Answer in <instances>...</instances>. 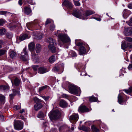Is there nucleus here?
I'll return each mask as SVG.
<instances>
[{
  "mask_svg": "<svg viewBox=\"0 0 132 132\" xmlns=\"http://www.w3.org/2000/svg\"><path fill=\"white\" fill-rule=\"evenodd\" d=\"M5 32V29L4 28L0 29V35H4Z\"/></svg>",
  "mask_w": 132,
  "mask_h": 132,
  "instance_id": "40",
  "label": "nucleus"
},
{
  "mask_svg": "<svg viewBox=\"0 0 132 132\" xmlns=\"http://www.w3.org/2000/svg\"><path fill=\"white\" fill-rule=\"evenodd\" d=\"M4 119V116L2 115H0V119H1L2 121H3Z\"/></svg>",
  "mask_w": 132,
  "mask_h": 132,
  "instance_id": "56",
  "label": "nucleus"
},
{
  "mask_svg": "<svg viewBox=\"0 0 132 132\" xmlns=\"http://www.w3.org/2000/svg\"><path fill=\"white\" fill-rule=\"evenodd\" d=\"M91 129L92 131L95 132H98L99 131V129L94 125L92 126Z\"/></svg>",
  "mask_w": 132,
  "mask_h": 132,
  "instance_id": "31",
  "label": "nucleus"
},
{
  "mask_svg": "<svg viewBox=\"0 0 132 132\" xmlns=\"http://www.w3.org/2000/svg\"><path fill=\"white\" fill-rule=\"evenodd\" d=\"M51 22V20L50 19H48L46 20V22L45 23L46 25L50 23Z\"/></svg>",
  "mask_w": 132,
  "mask_h": 132,
  "instance_id": "48",
  "label": "nucleus"
},
{
  "mask_svg": "<svg viewBox=\"0 0 132 132\" xmlns=\"http://www.w3.org/2000/svg\"><path fill=\"white\" fill-rule=\"evenodd\" d=\"M6 50H5L2 49L0 50V56L4 55L6 53Z\"/></svg>",
  "mask_w": 132,
  "mask_h": 132,
  "instance_id": "33",
  "label": "nucleus"
},
{
  "mask_svg": "<svg viewBox=\"0 0 132 132\" xmlns=\"http://www.w3.org/2000/svg\"><path fill=\"white\" fill-rule=\"evenodd\" d=\"M75 4L77 6H79L80 5V4L79 2L77 1H75L74 2Z\"/></svg>",
  "mask_w": 132,
  "mask_h": 132,
  "instance_id": "51",
  "label": "nucleus"
},
{
  "mask_svg": "<svg viewBox=\"0 0 132 132\" xmlns=\"http://www.w3.org/2000/svg\"><path fill=\"white\" fill-rule=\"evenodd\" d=\"M58 68L57 66H56L53 68L52 70L54 71L57 72L59 71V70L58 69Z\"/></svg>",
  "mask_w": 132,
  "mask_h": 132,
  "instance_id": "47",
  "label": "nucleus"
},
{
  "mask_svg": "<svg viewBox=\"0 0 132 132\" xmlns=\"http://www.w3.org/2000/svg\"><path fill=\"white\" fill-rule=\"evenodd\" d=\"M78 114L73 113L69 117V120L71 122L75 124L78 119Z\"/></svg>",
  "mask_w": 132,
  "mask_h": 132,
  "instance_id": "7",
  "label": "nucleus"
},
{
  "mask_svg": "<svg viewBox=\"0 0 132 132\" xmlns=\"http://www.w3.org/2000/svg\"><path fill=\"white\" fill-rule=\"evenodd\" d=\"M73 15L75 17L81 19H86V18H85L83 16V15L81 14L80 12L78 10H76L73 11V12L72 13Z\"/></svg>",
  "mask_w": 132,
  "mask_h": 132,
  "instance_id": "6",
  "label": "nucleus"
},
{
  "mask_svg": "<svg viewBox=\"0 0 132 132\" xmlns=\"http://www.w3.org/2000/svg\"><path fill=\"white\" fill-rule=\"evenodd\" d=\"M89 101L90 102H97V98L93 96L89 97H88Z\"/></svg>",
  "mask_w": 132,
  "mask_h": 132,
  "instance_id": "21",
  "label": "nucleus"
},
{
  "mask_svg": "<svg viewBox=\"0 0 132 132\" xmlns=\"http://www.w3.org/2000/svg\"><path fill=\"white\" fill-rule=\"evenodd\" d=\"M63 4L67 7L71 9L72 7L71 3L67 0H65L63 3Z\"/></svg>",
  "mask_w": 132,
  "mask_h": 132,
  "instance_id": "15",
  "label": "nucleus"
},
{
  "mask_svg": "<svg viewBox=\"0 0 132 132\" xmlns=\"http://www.w3.org/2000/svg\"><path fill=\"white\" fill-rule=\"evenodd\" d=\"M5 21L3 19H0V26H2L5 23Z\"/></svg>",
  "mask_w": 132,
  "mask_h": 132,
  "instance_id": "45",
  "label": "nucleus"
},
{
  "mask_svg": "<svg viewBox=\"0 0 132 132\" xmlns=\"http://www.w3.org/2000/svg\"><path fill=\"white\" fill-rule=\"evenodd\" d=\"M19 118L20 119H24L23 116L22 115H21L20 116H19Z\"/></svg>",
  "mask_w": 132,
  "mask_h": 132,
  "instance_id": "62",
  "label": "nucleus"
},
{
  "mask_svg": "<svg viewBox=\"0 0 132 132\" xmlns=\"http://www.w3.org/2000/svg\"><path fill=\"white\" fill-rule=\"evenodd\" d=\"M12 91L13 93V94H15V95L17 94L18 95H19L20 94V91L18 90L13 89H12Z\"/></svg>",
  "mask_w": 132,
  "mask_h": 132,
  "instance_id": "36",
  "label": "nucleus"
},
{
  "mask_svg": "<svg viewBox=\"0 0 132 132\" xmlns=\"http://www.w3.org/2000/svg\"><path fill=\"white\" fill-rule=\"evenodd\" d=\"M55 26L54 25H52L50 26V30L53 31L55 28Z\"/></svg>",
  "mask_w": 132,
  "mask_h": 132,
  "instance_id": "52",
  "label": "nucleus"
},
{
  "mask_svg": "<svg viewBox=\"0 0 132 132\" xmlns=\"http://www.w3.org/2000/svg\"><path fill=\"white\" fill-rule=\"evenodd\" d=\"M125 39L126 41L130 42H132V38L130 37H126L125 38Z\"/></svg>",
  "mask_w": 132,
  "mask_h": 132,
  "instance_id": "41",
  "label": "nucleus"
},
{
  "mask_svg": "<svg viewBox=\"0 0 132 132\" xmlns=\"http://www.w3.org/2000/svg\"><path fill=\"white\" fill-rule=\"evenodd\" d=\"M60 115V113L58 110L51 111L49 115L50 119L54 120L57 119L59 118Z\"/></svg>",
  "mask_w": 132,
  "mask_h": 132,
  "instance_id": "3",
  "label": "nucleus"
},
{
  "mask_svg": "<svg viewBox=\"0 0 132 132\" xmlns=\"http://www.w3.org/2000/svg\"><path fill=\"white\" fill-rule=\"evenodd\" d=\"M22 0H19L18 1V3L19 5L21 6L22 4Z\"/></svg>",
  "mask_w": 132,
  "mask_h": 132,
  "instance_id": "59",
  "label": "nucleus"
},
{
  "mask_svg": "<svg viewBox=\"0 0 132 132\" xmlns=\"http://www.w3.org/2000/svg\"><path fill=\"white\" fill-rule=\"evenodd\" d=\"M23 11L24 13L27 15L30 14L32 12L31 8L27 6L24 7Z\"/></svg>",
  "mask_w": 132,
  "mask_h": 132,
  "instance_id": "17",
  "label": "nucleus"
},
{
  "mask_svg": "<svg viewBox=\"0 0 132 132\" xmlns=\"http://www.w3.org/2000/svg\"><path fill=\"white\" fill-rule=\"evenodd\" d=\"M128 12L126 9L124 10L123 12V16L124 18H126L128 16Z\"/></svg>",
  "mask_w": 132,
  "mask_h": 132,
  "instance_id": "26",
  "label": "nucleus"
},
{
  "mask_svg": "<svg viewBox=\"0 0 132 132\" xmlns=\"http://www.w3.org/2000/svg\"><path fill=\"white\" fill-rule=\"evenodd\" d=\"M47 72L46 69L44 67H40L38 69V73L40 74H43Z\"/></svg>",
  "mask_w": 132,
  "mask_h": 132,
  "instance_id": "20",
  "label": "nucleus"
},
{
  "mask_svg": "<svg viewBox=\"0 0 132 132\" xmlns=\"http://www.w3.org/2000/svg\"><path fill=\"white\" fill-rule=\"evenodd\" d=\"M27 48L25 47L23 49V51L21 53V55H25L28 56V52L27 51Z\"/></svg>",
  "mask_w": 132,
  "mask_h": 132,
  "instance_id": "29",
  "label": "nucleus"
},
{
  "mask_svg": "<svg viewBox=\"0 0 132 132\" xmlns=\"http://www.w3.org/2000/svg\"><path fill=\"white\" fill-rule=\"evenodd\" d=\"M7 37L9 38H10L11 37L12 35L11 34H9L8 33L7 34Z\"/></svg>",
  "mask_w": 132,
  "mask_h": 132,
  "instance_id": "61",
  "label": "nucleus"
},
{
  "mask_svg": "<svg viewBox=\"0 0 132 132\" xmlns=\"http://www.w3.org/2000/svg\"><path fill=\"white\" fill-rule=\"evenodd\" d=\"M121 47L122 49L123 50H125L127 47H128V45H127L125 43H124L122 44Z\"/></svg>",
  "mask_w": 132,
  "mask_h": 132,
  "instance_id": "37",
  "label": "nucleus"
},
{
  "mask_svg": "<svg viewBox=\"0 0 132 132\" xmlns=\"http://www.w3.org/2000/svg\"><path fill=\"white\" fill-rule=\"evenodd\" d=\"M82 44L83 43H82L79 42L77 44V45L78 46L80 47L81 46H82Z\"/></svg>",
  "mask_w": 132,
  "mask_h": 132,
  "instance_id": "54",
  "label": "nucleus"
},
{
  "mask_svg": "<svg viewBox=\"0 0 132 132\" xmlns=\"http://www.w3.org/2000/svg\"><path fill=\"white\" fill-rule=\"evenodd\" d=\"M8 12L6 11H0V15H5Z\"/></svg>",
  "mask_w": 132,
  "mask_h": 132,
  "instance_id": "49",
  "label": "nucleus"
},
{
  "mask_svg": "<svg viewBox=\"0 0 132 132\" xmlns=\"http://www.w3.org/2000/svg\"><path fill=\"white\" fill-rule=\"evenodd\" d=\"M79 52L80 55H82L86 53V49L83 46H81L79 48Z\"/></svg>",
  "mask_w": 132,
  "mask_h": 132,
  "instance_id": "13",
  "label": "nucleus"
},
{
  "mask_svg": "<svg viewBox=\"0 0 132 132\" xmlns=\"http://www.w3.org/2000/svg\"><path fill=\"white\" fill-rule=\"evenodd\" d=\"M41 50V47L40 45L39 44H37L36 46V52L39 53L40 52Z\"/></svg>",
  "mask_w": 132,
  "mask_h": 132,
  "instance_id": "24",
  "label": "nucleus"
},
{
  "mask_svg": "<svg viewBox=\"0 0 132 132\" xmlns=\"http://www.w3.org/2000/svg\"><path fill=\"white\" fill-rule=\"evenodd\" d=\"M57 66L58 68H59L58 69L59 70V71L63 69L64 68L63 65L59 64L58 65H57Z\"/></svg>",
  "mask_w": 132,
  "mask_h": 132,
  "instance_id": "42",
  "label": "nucleus"
},
{
  "mask_svg": "<svg viewBox=\"0 0 132 132\" xmlns=\"http://www.w3.org/2000/svg\"><path fill=\"white\" fill-rule=\"evenodd\" d=\"M14 126L15 129L18 130L22 129L23 127V123L19 120L14 121Z\"/></svg>",
  "mask_w": 132,
  "mask_h": 132,
  "instance_id": "5",
  "label": "nucleus"
},
{
  "mask_svg": "<svg viewBox=\"0 0 132 132\" xmlns=\"http://www.w3.org/2000/svg\"><path fill=\"white\" fill-rule=\"evenodd\" d=\"M60 106L62 108H65L67 106L68 104L64 100H61L60 102Z\"/></svg>",
  "mask_w": 132,
  "mask_h": 132,
  "instance_id": "19",
  "label": "nucleus"
},
{
  "mask_svg": "<svg viewBox=\"0 0 132 132\" xmlns=\"http://www.w3.org/2000/svg\"><path fill=\"white\" fill-rule=\"evenodd\" d=\"M9 87L8 85H2L0 86V89L4 90L9 89Z\"/></svg>",
  "mask_w": 132,
  "mask_h": 132,
  "instance_id": "30",
  "label": "nucleus"
},
{
  "mask_svg": "<svg viewBox=\"0 0 132 132\" xmlns=\"http://www.w3.org/2000/svg\"><path fill=\"white\" fill-rule=\"evenodd\" d=\"M20 58L22 60L25 61L28 60V56H25V55H21L20 57Z\"/></svg>",
  "mask_w": 132,
  "mask_h": 132,
  "instance_id": "23",
  "label": "nucleus"
},
{
  "mask_svg": "<svg viewBox=\"0 0 132 132\" xmlns=\"http://www.w3.org/2000/svg\"><path fill=\"white\" fill-rule=\"evenodd\" d=\"M20 82V79L17 77H16L14 79V83H13L12 82L13 86L14 87L15 86H18L19 85Z\"/></svg>",
  "mask_w": 132,
  "mask_h": 132,
  "instance_id": "14",
  "label": "nucleus"
},
{
  "mask_svg": "<svg viewBox=\"0 0 132 132\" xmlns=\"http://www.w3.org/2000/svg\"><path fill=\"white\" fill-rule=\"evenodd\" d=\"M35 46V44L34 42H32L30 43L28 45V48L29 50L31 51V53L32 54V56L34 55V56H35L36 54L35 53L33 54V52L32 51L34 49Z\"/></svg>",
  "mask_w": 132,
  "mask_h": 132,
  "instance_id": "9",
  "label": "nucleus"
},
{
  "mask_svg": "<svg viewBox=\"0 0 132 132\" xmlns=\"http://www.w3.org/2000/svg\"><path fill=\"white\" fill-rule=\"evenodd\" d=\"M67 128L69 129V128L67 125H64L60 127L59 129V130L60 132H65L67 131L66 129Z\"/></svg>",
  "mask_w": 132,
  "mask_h": 132,
  "instance_id": "16",
  "label": "nucleus"
},
{
  "mask_svg": "<svg viewBox=\"0 0 132 132\" xmlns=\"http://www.w3.org/2000/svg\"><path fill=\"white\" fill-rule=\"evenodd\" d=\"M78 110L79 112H88V111L89 110L86 106H81L79 107Z\"/></svg>",
  "mask_w": 132,
  "mask_h": 132,
  "instance_id": "12",
  "label": "nucleus"
},
{
  "mask_svg": "<svg viewBox=\"0 0 132 132\" xmlns=\"http://www.w3.org/2000/svg\"><path fill=\"white\" fill-rule=\"evenodd\" d=\"M123 97L120 94H119L118 96V100L119 103L121 104L123 101Z\"/></svg>",
  "mask_w": 132,
  "mask_h": 132,
  "instance_id": "28",
  "label": "nucleus"
},
{
  "mask_svg": "<svg viewBox=\"0 0 132 132\" xmlns=\"http://www.w3.org/2000/svg\"><path fill=\"white\" fill-rule=\"evenodd\" d=\"M128 7L130 9H131L132 8V3L129 4L128 5Z\"/></svg>",
  "mask_w": 132,
  "mask_h": 132,
  "instance_id": "57",
  "label": "nucleus"
},
{
  "mask_svg": "<svg viewBox=\"0 0 132 132\" xmlns=\"http://www.w3.org/2000/svg\"><path fill=\"white\" fill-rule=\"evenodd\" d=\"M27 2L31 5H34L35 4V3L32 0H27Z\"/></svg>",
  "mask_w": 132,
  "mask_h": 132,
  "instance_id": "46",
  "label": "nucleus"
},
{
  "mask_svg": "<svg viewBox=\"0 0 132 132\" xmlns=\"http://www.w3.org/2000/svg\"><path fill=\"white\" fill-rule=\"evenodd\" d=\"M59 39L63 43H65L70 41V39L67 35L63 34H59L58 35Z\"/></svg>",
  "mask_w": 132,
  "mask_h": 132,
  "instance_id": "4",
  "label": "nucleus"
},
{
  "mask_svg": "<svg viewBox=\"0 0 132 132\" xmlns=\"http://www.w3.org/2000/svg\"><path fill=\"white\" fill-rule=\"evenodd\" d=\"M50 97L49 96H45L44 100L45 101H47L49 99Z\"/></svg>",
  "mask_w": 132,
  "mask_h": 132,
  "instance_id": "60",
  "label": "nucleus"
},
{
  "mask_svg": "<svg viewBox=\"0 0 132 132\" xmlns=\"http://www.w3.org/2000/svg\"><path fill=\"white\" fill-rule=\"evenodd\" d=\"M15 94H10L9 95V97L10 99L11 100L13 99V97H14L15 96Z\"/></svg>",
  "mask_w": 132,
  "mask_h": 132,
  "instance_id": "50",
  "label": "nucleus"
},
{
  "mask_svg": "<svg viewBox=\"0 0 132 132\" xmlns=\"http://www.w3.org/2000/svg\"><path fill=\"white\" fill-rule=\"evenodd\" d=\"M128 68L129 70L132 69V63L130 64L129 65Z\"/></svg>",
  "mask_w": 132,
  "mask_h": 132,
  "instance_id": "58",
  "label": "nucleus"
},
{
  "mask_svg": "<svg viewBox=\"0 0 132 132\" xmlns=\"http://www.w3.org/2000/svg\"><path fill=\"white\" fill-rule=\"evenodd\" d=\"M123 90L127 93L129 94L132 92V87L129 88L128 89H124Z\"/></svg>",
  "mask_w": 132,
  "mask_h": 132,
  "instance_id": "35",
  "label": "nucleus"
},
{
  "mask_svg": "<svg viewBox=\"0 0 132 132\" xmlns=\"http://www.w3.org/2000/svg\"><path fill=\"white\" fill-rule=\"evenodd\" d=\"M34 71H37L39 67L38 65H33L32 66Z\"/></svg>",
  "mask_w": 132,
  "mask_h": 132,
  "instance_id": "44",
  "label": "nucleus"
},
{
  "mask_svg": "<svg viewBox=\"0 0 132 132\" xmlns=\"http://www.w3.org/2000/svg\"><path fill=\"white\" fill-rule=\"evenodd\" d=\"M125 69H122L121 70L120 72V73H121V75H123V73H125Z\"/></svg>",
  "mask_w": 132,
  "mask_h": 132,
  "instance_id": "53",
  "label": "nucleus"
},
{
  "mask_svg": "<svg viewBox=\"0 0 132 132\" xmlns=\"http://www.w3.org/2000/svg\"><path fill=\"white\" fill-rule=\"evenodd\" d=\"M95 13V12L92 10L87 11L85 12V16H87L89 15L94 14Z\"/></svg>",
  "mask_w": 132,
  "mask_h": 132,
  "instance_id": "22",
  "label": "nucleus"
},
{
  "mask_svg": "<svg viewBox=\"0 0 132 132\" xmlns=\"http://www.w3.org/2000/svg\"><path fill=\"white\" fill-rule=\"evenodd\" d=\"M38 21L36 20L34 22V23H27L26 24L27 26V28L28 29H29V28L30 27L31 28H33V26L34 24H35L36 23H38Z\"/></svg>",
  "mask_w": 132,
  "mask_h": 132,
  "instance_id": "27",
  "label": "nucleus"
},
{
  "mask_svg": "<svg viewBox=\"0 0 132 132\" xmlns=\"http://www.w3.org/2000/svg\"><path fill=\"white\" fill-rule=\"evenodd\" d=\"M81 129L83 130H86V128L85 126H82L81 128Z\"/></svg>",
  "mask_w": 132,
  "mask_h": 132,
  "instance_id": "63",
  "label": "nucleus"
},
{
  "mask_svg": "<svg viewBox=\"0 0 132 132\" xmlns=\"http://www.w3.org/2000/svg\"><path fill=\"white\" fill-rule=\"evenodd\" d=\"M126 22L129 26H132V18L130 19L129 21H127Z\"/></svg>",
  "mask_w": 132,
  "mask_h": 132,
  "instance_id": "43",
  "label": "nucleus"
},
{
  "mask_svg": "<svg viewBox=\"0 0 132 132\" xmlns=\"http://www.w3.org/2000/svg\"><path fill=\"white\" fill-rule=\"evenodd\" d=\"M33 100L35 103H40L42 102V100L39 99L36 97H35L34 98Z\"/></svg>",
  "mask_w": 132,
  "mask_h": 132,
  "instance_id": "32",
  "label": "nucleus"
},
{
  "mask_svg": "<svg viewBox=\"0 0 132 132\" xmlns=\"http://www.w3.org/2000/svg\"><path fill=\"white\" fill-rule=\"evenodd\" d=\"M9 54L10 57L12 59H15L17 56L16 52L12 51H9Z\"/></svg>",
  "mask_w": 132,
  "mask_h": 132,
  "instance_id": "11",
  "label": "nucleus"
},
{
  "mask_svg": "<svg viewBox=\"0 0 132 132\" xmlns=\"http://www.w3.org/2000/svg\"><path fill=\"white\" fill-rule=\"evenodd\" d=\"M49 44L48 46V48L53 53L56 52V45L55 40L52 38H48V39Z\"/></svg>",
  "mask_w": 132,
  "mask_h": 132,
  "instance_id": "1",
  "label": "nucleus"
},
{
  "mask_svg": "<svg viewBox=\"0 0 132 132\" xmlns=\"http://www.w3.org/2000/svg\"><path fill=\"white\" fill-rule=\"evenodd\" d=\"M48 87L47 86L45 85L42 87H40L39 89V92H40L45 89L47 88Z\"/></svg>",
  "mask_w": 132,
  "mask_h": 132,
  "instance_id": "38",
  "label": "nucleus"
},
{
  "mask_svg": "<svg viewBox=\"0 0 132 132\" xmlns=\"http://www.w3.org/2000/svg\"><path fill=\"white\" fill-rule=\"evenodd\" d=\"M43 107V105L40 103H36L34 105V110L36 111H37L41 109Z\"/></svg>",
  "mask_w": 132,
  "mask_h": 132,
  "instance_id": "10",
  "label": "nucleus"
},
{
  "mask_svg": "<svg viewBox=\"0 0 132 132\" xmlns=\"http://www.w3.org/2000/svg\"><path fill=\"white\" fill-rule=\"evenodd\" d=\"M55 60V56L54 55H52L51 56L49 59V61L50 62L53 63L54 62Z\"/></svg>",
  "mask_w": 132,
  "mask_h": 132,
  "instance_id": "25",
  "label": "nucleus"
},
{
  "mask_svg": "<svg viewBox=\"0 0 132 132\" xmlns=\"http://www.w3.org/2000/svg\"><path fill=\"white\" fill-rule=\"evenodd\" d=\"M24 112V109H22L21 110H20V113H22L23 112Z\"/></svg>",
  "mask_w": 132,
  "mask_h": 132,
  "instance_id": "64",
  "label": "nucleus"
},
{
  "mask_svg": "<svg viewBox=\"0 0 132 132\" xmlns=\"http://www.w3.org/2000/svg\"><path fill=\"white\" fill-rule=\"evenodd\" d=\"M5 96L2 95H0V102H4L5 100Z\"/></svg>",
  "mask_w": 132,
  "mask_h": 132,
  "instance_id": "39",
  "label": "nucleus"
},
{
  "mask_svg": "<svg viewBox=\"0 0 132 132\" xmlns=\"http://www.w3.org/2000/svg\"><path fill=\"white\" fill-rule=\"evenodd\" d=\"M123 33L125 36H131L132 35V29L131 27L125 28Z\"/></svg>",
  "mask_w": 132,
  "mask_h": 132,
  "instance_id": "8",
  "label": "nucleus"
},
{
  "mask_svg": "<svg viewBox=\"0 0 132 132\" xmlns=\"http://www.w3.org/2000/svg\"><path fill=\"white\" fill-rule=\"evenodd\" d=\"M37 116L39 118H42L44 117V115L42 112H39L38 113Z\"/></svg>",
  "mask_w": 132,
  "mask_h": 132,
  "instance_id": "34",
  "label": "nucleus"
},
{
  "mask_svg": "<svg viewBox=\"0 0 132 132\" xmlns=\"http://www.w3.org/2000/svg\"><path fill=\"white\" fill-rule=\"evenodd\" d=\"M62 96L63 97H65L66 98H67L68 97V95L65 94H63Z\"/></svg>",
  "mask_w": 132,
  "mask_h": 132,
  "instance_id": "55",
  "label": "nucleus"
},
{
  "mask_svg": "<svg viewBox=\"0 0 132 132\" xmlns=\"http://www.w3.org/2000/svg\"><path fill=\"white\" fill-rule=\"evenodd\" d=\"M69 91L71 93L79 95L81 93V90L79 88L72 85H71L69 87Z\"/></svg>",
  "mask_w": 132,
  "mask_h": 132,
  "instance_id": "2",
  "label": "nucleus"
},
{
  "mask_svg": "<svg viewBox=\"0 0 132 132\" xmlns=\"http://www.w3.org/2000/svg\"><path fill=\"white\" fill-rule=\"evenodd\" d=\"M30 37L28 36V34H24L22 35H20L19 38V40L21 41H22L27 38H28Z\"/></svg>",
  "mask_w": 132,
  "mask_h": 132,
  "instance_id": "18",
  "label": "nucleus"
}]
</instances>
